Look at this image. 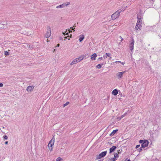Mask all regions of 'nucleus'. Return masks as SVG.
<instances>
[{
    "label": "nucleus",
    "instance_id": "20e7f679",
    "mask_svg": "<svg viewBox=\"0 0 161 161\" xmlns=\"http://www.w3.org/2000/svg\"><path fill=\"white\" fill-rule=\"evenodd\" d=\"M107 153V151H106L104 152H103L101 153H100L99 155H97L96 156V159H99L103 158L106 155Z\"/></svg>",
    "mask_w": 161,
    "mask_h": 161
},
{
    "label": "nucleus",
    "instance_id": "37998d69",
    "mask_svg": "<svg viewBox=\"0 0 161 161\" xmlns=\"http://www.w3.org/2000/svg\"><path fill=\"white\" fill-rule=\"evenodd\" d=\"M111 58V57H110V59Z\"/></svg>",
    "mask_w": 161,
    "mask_h": 161
},
{
    "label": "nucleus",
    "instance_id": "dca6fc26",
    "mask_svg": "<svg viewBox=\"0 0 161 161\" xmlns=\"http://www.w3.org/2000/svg\"><path fill=\"white\" fill-rule=\"evenodd\" d=\"M103 64H97L96 66V67L98 69H100L102 67V65H103Z\"/></svg>",
    "mask_w": 161,
    "mask_h": 161
},
{
    "label": "nucleus",
    "instance_id": "a878e982",
    "mask_svg": "<svg viewBox=\"0 0 161 161\" xmlns=\"http://www.w3.org/2000/svg\"><path fill=\"white\" fill-rule=\"evenodd\" d=\"M3 138L5 140H7L8 139V137L6 136H5L3 137Z\"/></svg>",
    "mask_w": 161,
    "mask_h": 161
},
{
    "label": "nucleus",
    "instance_id": "f03ea898",
    "mask_svg": "<svg viewBox=\"0 0 161 161\" xmlns=\"http://www.w3.org/2000/svg\"><path fill=\"white\" fill-rule=\"evenodd\" d=\"M121 10H119L113 14L111 15V18L113 20H114L118 18L120 15Z\"/></svg>",
    "mask_w": 161,
    "mask_h": 161
},
{
    "label": "nucleus",
    "instance_id": "39448f33",
    "mask_svg": "<svg viewBox=\"0 0 161 161\" xmlns=\"http://www.w3.org/2000/svg\"><path fill=\"white\" fill-rule=\"evenodd\" d=\"M55 138L54 137L49 142L48 146L50 151H51L53 150L52 146L54 145V143Z\"/></svg>",
    "mask_w": 161,
    "mask_h": 161
},
{
    "label": "nucleus",
    "instance_id": "cd10ccee",
    "mask_svg": "<svg viewBox=\"0 0 161 161\" xmlns=\"http://www.w3.org/2000/svg\"><path fill=\"white\" fill-rule=\"evenodd\" d=\"M103 57H101L100 58H98V60H102L103 59Z\"/></svg>",
    "mask_w": 161,
    "mask_h": 161
},
{
    "label": "nucleus",
    "instance_id": "b1692460",
    "mask_svg": "<svg viewBox=\"0 0 161 161\" xmlns=\"http://www.w3.org/2000/svg\"><path fill=\"white\" fill-rule=\"evenodd\" d=\"M63 34H64V35H68V32H67V31H65V32H64L63 33Z\"/></svg>",
    "mask_w": 161,
    "mask_h": 161
},
{
    "label": "nucleus",
    "instance_id": "c756f323",
    "mask_svg": "<svg viewBox=\"0 0 161 161\" xmlns=\"http://www.w3.org/2000/svg\"><path fill=\"white\" fill-rule=\"evenodd\" d=\"M125 114H124L122 115L121 116V118H123V117H124L125 116Z\"/></svg>",
    "mask_w": 161,
    "mask_h": 161
},
{
    "label": "nucleus",
    "instance_id": "2f4dec72",
    "mask_svg": "<svg viewBox=\"0 0 161 161\" xmlns=\"http://www.w3.org/2000/svg\"><path fill=\"white\" fill-rule=\"evenodd\" d=\"M3 84L2 83H0V87H2L3 86Z\"/></svg>",
    "mask_w": 161,
    "mask_h": 161
},
{
    "label": "nucleus",
    "instance_id": "a19ab883",
    "mask_svg": "<svg viewBox=\"0 0 161 161\" xmlns=\"http://www.w3.org/2000/svg\"><path fill=\"white\" fill-rule=\"evenodd\" d=\"M127 161H130V159H128Z\"/></svg>",
    "mask_w": 161,
    "mask_h": 161
},
{
    "label": "nucleus",
    "instance_id": "f3484780",
    "mask_svg": "<svg viewBox=\"0 0 161 161\" xmlns=\"http://www.w3.org/2000/svg\"><path fill=\"white\" fill-rule=\"evenodd\" d=\"M64 6H65V4L64 3L62 5L57 6L56 8H63Z\"/></svg>",
    "mask_w": 161,
    "mask_h": 161
},
{
    "label": "nucleus",
    "instance_id": "0eeeda50",
    "mask_svg": "<svg viewBox=\"0 0 161 161\" xmlns=\"http://www.w3.org/2000/svg\"><path fill=\"white\" fill-rule=\"evenodd\" d=\"M47 31L45 34V37L46 38L49 37L51 35V28L49 26L47 27Z\"/></svg>",
    "mask_w": 161,
    "mask_h": 161
},
{
    "label": "nucleus",
    "instance_id": "4468645a",
    "mask_svg": "<svg viewBox=\"0 0 161 161\" xmlns=\"http://www.w3.org/2000/svg\"><path fill=\"white\" fill-rule=\"evenodd\" d=\"M111 56V54L109 53H106L105 55L103 56L104 58H107V57H109Z\"/></svg>",
    "mask_w": 161,
    "mask_h": 161
},
{
    "label": "nucleus",
    "instance_id": "f8f14e48",
    "mask_svg": "<svg viewBox=\"0 0 161 161\" xmlns=\"http://www.w3.org/2000/svg\"><path fill=\"white\" fill-rule=\"evenodd\" d=\"M116 148L115 146H113L112 147L110 148L109 149V153H111L114 152Z\"/></svg>",
    "mask_w": 161,
    "mask_h": 161
},
{
    "label": "nucleus",
    "instance_id": "412c9836",
    "mask_svg": "<svg viewBox=\"0 0 161 161\" xmlns=\"http://www.w3.org/2000/svg\"><path fill=\"white\" fill-rule=\"evenodd\" d=\"M115 63H117V62H119V63H121L123 65H124V64H125V62H121V61H116V62H115Z\"/></svg>",
    "mask_w": 161,
    "mask_h": 161
},
{
    "label": "nucleus",
    "instance_id": "f704fd0d",
    "mask_svg": "<svg viewBox=\"0 0 161 161\" xmlns=\"http://www.w3.org/2000/svg\"><path fill=\"white\" fill-rule=\"evenodd\" d=\"M70 28H71V29H72V30H74V29H75V28H73V27H71Z\"/></svg>",
    "mask_w": 161,
    "mask_h": 161
},
{
    "label": "nucleus",
    "instance_id": "2eb2a0df",
    "mask_svg": "<svg viewBox=\"0 0 161 161\" xmlns=\"http://www.w3.org/2000/svg\"><path fill=\"white\" fill-rule=\"evenodd\" d=\"M84 38V36L83 35H81L80 36L79 38V41L81 42L83 40Z\"/></svg>",
    "mask_w": 161,
    "mask_h": 161
},
{
    "label": "nucleus",
    "instance_id": "7ed1b4c3",
    "mask_svg": "<svg viewBox=\"0 0 161 161\" xmlns=\"http://www.w3.org/2000/svg\"><path fill=\"white\" fill-rule=\"evenodd\" d=\"M84 58L83 56H80L79 57L74 59L73 61L70 63V65H72L75 64H76L77 63L80 62Z\"/></svg>",
    "mask_w": 161,
    "mask_h": 161
},
{
    "label": "nucleus",
    "instance_id": "c03bdc74",
    "mask_svg": "<svg viewBox=\"0 0 161 161\" xmlns=\"http://www.w3.org/2000/svg\"><path fill=\"white\" fill-rule=\"evenodd\" d=\"M101 161L99 160V161Z\"/></svg>",
    "mask_w": 161,
    "mask_h": 161
},
{
    "label": "nucleus",
    "instance_id": "1a4fd4ad",
    "mask_svg": "<svg viewBox=\"0 0 161 161\" xmlns=\"http://www.w3.org/2000/svg\"><path fill=\"white\" fill-rule=\"evenodd\" d=\"M34 87V86H29L27 87L26 90L28 92H31L33 90Z\"/></svg>",
    "mask_w": 161,
    "mask_h": 161
},
{
    "label": "nucleus",
    "instance_id": "4c0bfd02",
    "mask_svg": "<svg viewBox=\"0 0 161 161\" xmlns=\"http://www.w3.org/2000/svg\"><path fill=\"white\" fill-rule=\"evenodd\" d=\"M113 131H118V130H114Z\"/></svg>",
    "mask_w": 161,
    "mask_h": 161
},
{
    "label": "nucleus",
    "instance_id": "c85d7f7f",
    "mask_svg": "<svg viewBox=\"0 0 161 161\" xmlns=\"http://www.w3.org/2000/svg\"><path fill=\"white\" fill-rule=\"evenodd\" d=\"M142 147H141L139 149H138V151L140 152L142 150Z\"/></svg>",
    "mask_w": 161,
    "mask_h": 161
},
{
    "label": "nucleus",
    "instance_id": "393cba45",
    "mask_svg": "<svg viewBox=\"0 0 161 161\" xmlns=\"http://www.w3.org/2000/svg\"><path fill=\"white\" fill-rule=\"evenodd\" d=\"M4 54L6 56L8 55H9V53L8 52L6 51Z\"/></svg>",
    "mask_w": 161,
    "mask_h": 161
},
{
    "label": "nucleus",
    "instance_id": "423d86ee",
    "mask_svg": "<svg viewBox=\"0 0 161 161\" xmlns=\"http://www.w3.org/2000/svg\"><path fill=\"white\" fill-rule=\"evenodd\" d=\"M139 142L140 143H142V147H147L148 144V142L147 140H140Z\"/></svg>",
    "mask_w": 161,
    "mask_h": 161
},
{
    "label": "nucleus",
    "instance_id": "58836bf2",
    "mask_svg": "<svg viewBox=\"0 0 161 161\" xmlns=\"http://www.w3.org/2000/svg\"><path fill=\"white\" fill-rule=\"evenodd\" d=\"M55 51V49H54L53 51V52H54Z\"/></svg>",
    "mask_w": 161,
    "mask_h": 161
},
{
    "label": "nucleus",
    "instance_id": "79ce46f5",
    "mask_svg": "<svg viewBox=\"0 0 161 161\" xmlns=\"http://www.w3.org/2000/svg\"><path fill=\"white\" fill-rule=\"evenodd\" d=\"M48 39H47V42H48Z\"/></svg>",
    "mask_w": 161,
    "mask_h": 161
},
{
    "label": "nucleus",
    "instance_id": "ea45409f",
    "mask_svg": "<svg viewBox=\"0 0 161 161\" xmlns=\"http://www.w3.org/2000/svg\"><path fill=\"white\" fill-rule=\"evenodd\" d=\"M69 32H70V30H69ZM71 32H72V31H71Z\"/></svg>",
    "mask_w": 161,
    "mask_h": 161
},
{
    "label": "nucleus",
    "instance_id": "473e14b6",
    "mask_svg": "<svg viewBox=\"0 0 161 161\" xmlns=\"http://www.w3.org/2000/svg\"><path fill=\"white\" fill-rule=\"evenodd\" d=\"M119 37L121 39V41H122L123 40V39L122 38L121 36H120Z\"/></svg>",
    "mask_w": 161,
    "mask_h": 161
},
{
    "label": "nucleus",
    "instance_id": "7c9ffc66",
    "mask_svg": "<svg viewBox=\"0 0 161 161\" xmlns=\"http://www.w3.org/2000/svg\"><path fill=\"white\" fill-rule=\"evenodd\" d=\"M140 147V145H137L136 146V148H138L139 147Z\"/></svg>",
    "mask_w": 161,
    "mask_h": 161
},
{
    "label": "nucleus",
    "instance_id": "ddd939ff",
    "mask_svg": "<svg viewBox=\"0 0 161 161\" xmlns=\"http://www.w3.org/2000/svg\"><path fill=\"white\" fill-rule=\"evenodd\" d=\"M112 93L114 96L116 95L118 93V92L117 89H115L113 90L112 92Z\"/></svg>",
    "mask_w": 161,
    "mask_h": 161
},
{
    "label": "nucleus",
    "instance_id": "5701e85b",
    "mask_svg": "<svg viewBox=\"0 0 161 161\" xmlns=\"http://www.w3.org/2000/svg\"><path fill=\"white\" fill-rule=\"evenodd\" d=\"M69 102H67L66 103L64 104V107H65V106H66V105H68V104H69Z\"/></svg>",
    "mask_w": 161,
    "mask_h": 161
},
{
    "label": "nucleus",
    "instance_id": "6e6552de",
    "mask_svg": "<svg viewBox=\"0 0 161 161\" xmlns=\"http://www.w3.org/2000/svg\"><path fill=\"white\" fill-rule=\"evenodd\" d=\"M134 41L133 39H132V42L130 43L129 45L131 51H132L134 49Z\"/></svg>",
    "mask_w": 161,
    "mask_h": 161
},
{
    "label": "nucleus",
    "instance_id": "6ab92c4d",
    "mask_svg": "<svg viewBox=\"0 0 161 161\" xmlns=\"http://www.w3.org/2000/svg\"><path fill=\"white\" fill-rule=\"evenodd\" d=\"M56 161H63V159L60 157H58L56 159Z\"/></svg>",
    "mask_w": 161,
    "mask_h": 161
},
{
    "label": "nucleus",
    "instance_id": "a211bd4d",
    "mask_svg": "<svg viewBox=\"0 0 161 161\" xmlns=\"http://www.w3.org/2000/svg\"><path fill=\"white\" fill-rule=\"evenodd\" d=\"M116 160V158H110L109 159V160L110 161H115Z\"/></svg>",
    "mask_w": 161,
    "mask_h": 161
},
{
    "label": "nucleus",
    "instance_id": "9d476101",
    "mask_svg": "<svg viewBox=\"0 0 161 161\" xmlns=\"http://www.w3.org/2000/svg\"><path fill=\"white\" fill-rule=\"evenodd\" d=\"M97 57V54L95 53H94L91 56V59L92 60H96Z\"/></svg>",
    "mask_w": 161,
    "mask_h": 161
},
{
    "label": "nucleus",
    "instance_id": "f257e3e1",
    "mask_svg": "<svg viewBox=\"0 0 161 161\" xmlns=\"http://www.w3.org/2000/svg\"><path fill=\"white\" fill-rule=\"evenodd\" d=\"M142 20L141 18H139L136 24V27L135 28V31L138 33L139 31V30H141L142 28Z\"/></svg>",
    "mask_w": 161,
    "mask_h": 161
},
{
    "label": "nucleus",
    "instance_id": "e433bc0d",
    "mask_svg": "<svg viewBox=\"0 0 161 161\" xmlns=\"http://www.w3.org/2000/svg\"><path fill=\"white\" fill-rule=\"evenodd\" d=\"M64 38V40H65V39L67 38V37H65Z\"/></svg>",
    "mask_w": 161,
    "mask_h": 161
},
{
    "label": "nucleus",
    "instance_id": "4be33fe9",
    "mask_svg": "<svg viewBox=\"0 0 161 161\" xmlns=\"http://www.w3.org/2000/svg\"><path fill=\"white\" fill-rule=\"evenodd\" d=\"M116 132V131H112V132L110 134V135L111 136H113Z\"/></svg>",
    "mask_w": 161,
    "mask_h": 161
},
{
    "label": "nucleus",
    "instance_id": "72a5a7b5",
    "mask_svg": "<svg viewBox=\"0 0 161 161\" xmlns=\"http://www.w3.org/2000/svg\"><path fill=\"white\" fill-rule=\"evenodd\" d=\"M8 141H6L5 142V144H8Z\"/></svg>",
    "mask_w": 161,
    "mask_h": 161
},
{
    "label": "nucleus",
    "instance_id": "9b49d317",
    "mask_svg": "<svg viewBox=\"0 0 161 161\" xmlns=\"http://www.w3.org/2000/svg\"><path fill=\"white\" fill-rule=\"evenodd\" d=\"M125 71L123 72H120L118 73V76L119 79L120 78L122 77L124 73H125Z\"/></svg>",
    "mask_w": 161,
    "mask_h": 161
},
{
    "label": "nucleus",
    "instance_id": "c9c22d12",
    "mask_svg": "<svg viewBox=\"0 0 161 161\" xmlns=\"http://www.w3.org/2000/svg\"><path fill=\"white\" fill-rule=\"evenodd\" d=\"M59 45H60L59 44H57V47H59Z\"/></svg>",
    "mask_w": 161,
    "mask_h": 161
},
{
    "label": "nucleus",
    "instance_id": "bb28decb",
    "mask_svg": "<svg viewBox=\"0 0 161 161\" xmlns=\"http://www.w3.org/2000/svg\"><path fill=\"white\" fill-rule=\"evenodd\" d=\"M70 4L69 2H67L65 4V6H67Z\"/></svg>",
    "mask_w": 161,
    "mask_h": 161
},
{
    "label": "nucleus",
    "instance_id": "aec40b11",
    "mask_svg": "<svg viewBox=\"0 0 161 161\" xmlns=\"http://www.w3.org/2000/svg\"><path fill=\"white\" fill-rule=\"evenodd\" d=\"M114 157L115 158H116L118 157V155L117 153H114Z\"/></svg>",
    "mask_w": 161,
    "mask_h": 161
}]
</instances>
